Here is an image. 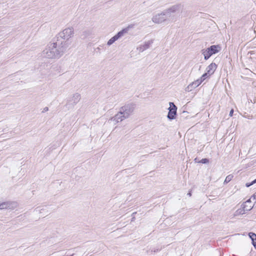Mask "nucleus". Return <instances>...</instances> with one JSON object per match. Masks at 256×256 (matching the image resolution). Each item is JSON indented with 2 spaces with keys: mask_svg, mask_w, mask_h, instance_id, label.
<instances>
[{
  "mask_svg": "<svg viewBox=\"0 0 256 256\" xmlns=\"http://www.w3.org/2000/svg\"><path fill=\"white\" fill-rule=\"evenodd\" d=\"M66 48L57 42H50L42 52L44 57L50 59H58L64 53Z\"/></svg>",
  "mask_w": 256,
  "mask_h": 256,
  "instance_id": "obj_1",
  "label": "nucleus"
},
{
  "mask_svg": "<svg viewBox=\"0 0 256 256\" xmlns=\"http://www.w3.org/2000/svg\"><path fill=\"white\" fill-rule=\"evenodd\" d=\"M220 47L219 46L214 45L212 46L210 48L203 50L202 51V54L204 56V59L207 60L210 58L211 56L218 53L220 51Z\"/></svg>",
  "mask_w": 256,
  "mask_h": 256,
  "instance_id": "obj_2",
  "label": "nucleus"
},
{
  "mask_svg": "<svg viewBox=\"0 0 256 256\" xmlns=\"http://www.w3.org/2000/svg\"><path fill=\"white\" fill-rule=\"evenodd\" d=\"M134 108V105L130 104L121 107L119 112L122 114L124 118H128L133 113Z\"/></svg>",
  "mask_w": 256,
  "mask_h": 256,
  "instance_id": "obj_3",
  "label": "nucleus"
},
{
  "mask_svg": "<svg viewBox=\"0 0 256 256\" xmlns=\"http://www.w3.org/2000/svg\"><path fill=\"white\" fill-rule=\"evenodd\" d=\"M74 34L73 28L68 27L66 28L60 33V36L61 38L68 40L71 38Z\"/></svg>",
  "mask_w": 256,
  "mask_h": 256,
  "instance_id": "obj_4",
  "label": "nucleus"
},
{
  "mask_svg": "<svg viewBox=\"0 0 256 256\" xmlns=\"http://www.w3.org/2000/svg\"><path fill=\"white\" fill-rule=\"evenodd\" d=\"M152 20L156 24H161L166 22V16L164 12L156 14L153 16Z\"/></svg>",
  "mask_w": 256,
  "mask_h": 256,
  "instance_id": "obj_5",
  "label": "nucleus"
},
{
  "mask_svg": "<svg viewBox=\"0 0 256 256\" xmlns=\"http://www.w3.org/2000/svg\"><path fill=\"white\" fill-rule=\"evenodd\" d=\"M242 208H240L237 210V214H243L246 211L250 210L252 207L253 204L252 203L250 199L246 200L242 206Z\"/></svg>",
  "mask_w": 256,
  "mask_h": 256,
  "instance_id": "obj_6",
  "label": "nucleus"
},
{
  "mask_svg": "<svg viewBox=\"0 0 256 256\" xmlns=\"http://www.w3.org/2000/svg\"><path fill=\"white\" fill-rule=\"evenodd\" d=\"M128 29L125 28L123 29L122 30L116 34L113 37H112L111 38H110L107 44L108 46L112 45L113 43H114L116 40H117L118 39H119L124 34L128 32Z\"/></svg>",
  "mask_w": 256,
  "mask_h": 256,
  "instance_id": "obj_7",
  "label": "nucleus"
},
{
  "mask_svg": "<svg viewBox=\"0 0 256 256\" xmlns=\"http://www.w3.org/2000/svg\"><path fill=\"white\" fill-rule=\"evenodd\" d=\"M169 105L170 106L168 108L169 111L168 114V118L170 120H173L175 118L177 108L173 102H170Z\"/></svg>",
  "mask_w": 256,
  "mask_h": 256,
  "instance_id": "obj_8",
  "label": "nucleus"
},
{
  "mask_svg": "<svg viewBox=\"0 0 256 256\" xmlns=\"http://www.w3.org/2000/svg\"><path fill=\"white\" fill-rule=\"evenodd\" d=\"M125 119L126 118L124 117L122 114L120 112H118L110 120V122L112 124L116 125Z\"/></svg>",
  "mask_w": 256,
  "mask_h": 256,
  "instance_id": "obj_9",
  "label": "nucleus"
},
{
  "mask_svg": "<svg viewBox=\"0 0 256 256\" xmlns=\"http://www.w3.org/2000/svg\"><path fill=\"white\" fill-rule=\"evenodd\" d=\"M200 84V82L197 80L190 84L185 88V90L188 92H192L193 90L197 88Z\"/></svg>",
  "mask_w": 256,
  "mask_h": 256,
  "instance_id": "obj_10",
  "label": "nucleus"
},
{
  "mask_svg": "<svg viewBox=\"0 0 256 256\" xmlns=\"http://www.w3.org/2000/svg\"><path fill=\"white\" fill-rule=\"evenodd\" d=\"M217 66L214 63L210 64L206 68V72L209 76L212 74L216 70Z\"/></svg>",
  "mask_w": 256,
  "mask_h": 256,
  "instance_id": "obj_11",
  "label": "nucleus"
},
{
  "mask_svg": "<svg viewBox=\"0 0 256 256\" xmlns=\"http://www.w3.org/2000/svg\"><path fill=\"white\" fill-rule=\"evenodd\" d=\"M180 8V4H174L166 10V12L170 14H172L178 12Z\"/></svg>",
  "mask_w": 256,
  "mask_h": 256,
  "instance_id": "obj_12",
  "label": "nucleus"
},
{
  "mask_svg": "<svg viewBox=\"0 0 256 256\" xmlns=\"http://www.w3.org/2000/svg\"><path fill=\"white\" fill-rule=\"evenodd\" d=\"M12 203L10 202H0V210H4L10 208Z\"/></svg>",
  "mask_w": 256,
  "mask_h": 256,
  "instance_id": "obj_13",
  "label": "nucleus"
},
{
  "mask_svg": "<svg viewBox=\"0 0 256 256\" xmlns=\"http://www.w3.org/2000/svg\"><path fill=\"white\" fill-rule=\"evenodd\" d=\"M248 236L252 239L253 246L256 248V234L253 232H250Z\"/></svg>",
  "mask_w": 256,
  "mask_h": 256,
  "instance_id": "obj_14",
  "label": "nucleus"
},
{
  "mask_svg": "<svg viewBox=\"0 0 256 256\" xmlns=\"http://www.w3.org/2000/svg\"><path fill=\"white\" fill-rule=\"evenodd\" d=\"M208 76H209L208 74L206 72L202 76V77L200 78L197 80L200 82L201 84L206 78Z\"/></svg>",
  "mask_w": 256,
  "mask_h": 256,
  "instance_id": "obj_15",
  "label": "nucleus"
},
{
  "mask_svg": "<svg viewBox=\"0 0 256 256\" xmlns=\"http://www.w3.org/2000/svg\"><path fill=\"white\" fill-rule=\"evenodd\" d=\"M256 183V179L252 182H247L246 184V187H250V186L253 185L254 184Z\"/></svg>",
  "mask_w": 256,
  "mask_h": 256,
  "instance_id": "obj_16",
  "label": "nucleus"
},
{
  "mask_svg": "<svg viewBox=\"0 0 256 256\" xmlns=\"http://www.w3.org/2000/svg\"><path fill=\"white\" fill-rule=\"evenodd\" d=\"M200 162L202 164H206L208 162V160L207 158H202Z\"/></svg>",
  "mask_w": 256,
  "mask_h": 256,
  "instance_id": "obj_17",
  "label": "nucleus"
},
{
  "mask_svg": "<svg viewBox=\"0 0 256 256\" xmlns=\"http://www.w3.org/2000/svg\"><path fill=\"white\" fill-rule=\"evenodd\" d=\"M233 113H234V110L232 109L230 112V116H232L233 114Z\"/></svg>",
  "mask_w": 256,
  "mask_h": 256,
  "instance_id": "obj_18",
  "label": "nucleus"
},
{
  "mask_svg": "<svg viewBox=\"0 0 256 256\" xmlns=\"http://www.w3.org/2000/svg\"><path fill=\"white\" fill-rule=\"evenodd\" d=\"M74 96H76L77 98H80V95L78 94H75Z\"/></svg>",
  "mask_w": 256,
  "mask_h": 256,
  "instance_id": "obj_19",
  "label": "nucleus"
},
{
  "mask_svg": "<svg viewBox=\"0 0 256 256\" xmlns=\"http://www.w3.org/2000/svg\"><path fill=\"white\" fill-rule=\"evenodd\" d=\"M229 176H227L225 180V182H227V181H229L230 180V178H228Z\"/></svg>",
  "mask_w": 256,
  "mask_h": 256,
  "instance_id": "obj_20",
  "label": "nucleus"
},
{
  "mask_svg": "<svg viewBox=\"0 0 256 256\" xmlns=\"http://www.w3.org/2000/svg\"><path fill=\"white\" fill-rule=\"evenodd\" d=\"M190 196H191V194L190 192H189L188 194Z\"/></svg>",
  "mask_w": 256,
  "mask_h": 256,
  "instance_id": "obj_21",
  "label": "nucleus"
}]
</instances>
